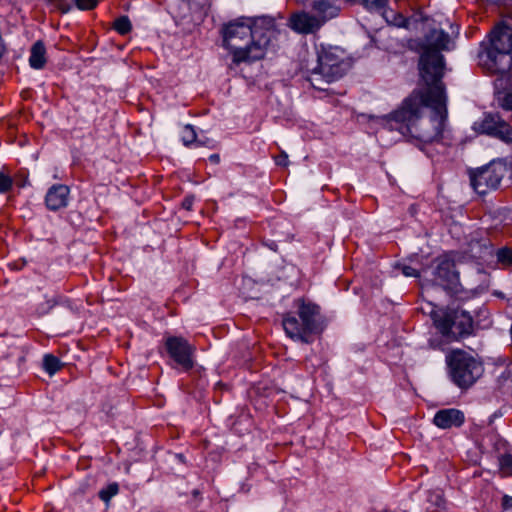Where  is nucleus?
<instances>
[{
	"instance_id": "obj_30",
	"label": "nucleus",
	"mask_w": 512,
	"mask_h": 512,
	"mask_svg": "<svg viewBox=\"0 0 512 512\" xmlns=\"http://www.w3.org/2000/svg\"><path fill=\"white\" fill-rule=\"evenodd\" d=\"M499 105L508 111H512V93L506 94L499 102Z\"/></svg>"
},
{
	"instance_id": "obj_7",
	"label": "nucleus",
	"mask_w": 512,
	"mask_h": 512,
	"mask_svg": "<svg viewBox=\"0 0 512 512\" xmlns=\"http://www.w3.org/2000/svg\"><path fill=\"white\" fill-rule=\"evenodd\" d=\"M507 171L504 162L493 160L470 174L471 185L479 195H485L499 187Z\"/></svg>"
},
{
	"instance_id": "obj_2",
	"label": "nucleus",
	"mask_w": 512,
	"mask_h": 512,
	"mask_svg": "<svg viewBox=\"0 0 512 512\" xmlns=\"http://www.w3.org/2000/svg\"><path fill=\"white\" fill-rule=\"evenodd\" d=\"M275 34V22L270 17L238 18L222 28L223 44L237 64L262 59Z\"/></svg>"
},
{
	"instance_id": "obj_1",
	"label": "nucleus",
	"mask_w": 512,
	"mask_h": 512,
	"mask_svg": "<svg viewBox=\"0 0 512 512\" xmlns=\"http://www.w3.org/2000/svg\"><path fill=\"white\" fill-rule=\"evenodd\" d=\"M453 41L443 29L433 28L425 36L419 59V73L424 87L414 90L394 112L380 119L378 133L397 131L423 143L445 142L447 96L442 82L444 57Z\"/></svg>"
},
{
	"instance_id": "obj_6",
	"label": "nucleus",
	"mask_w": 512,
	"mask_h": 512,
	"mask_svg": "<svg viewBox=\"0 0 512 512\" xmlns=\"http://www.w3.org/2000/svg\"><path fill=\"white\" fill-rule=\"evenodd\" d=\"M431 318L437 330L447 339L458 340L473 333V318L465 310H433Z\"/></svg>"
},
{
	"instance_id": "obj_23",
	"label": "nucleus",
	"mask_w": 512,
	"mask_h": 512,
	"mask_svg": "<svg viewBox=\"0 0 512 512\" xmlns=\"http://www.w3.org/2000/svg\"><path fill=\"white\" fill-rule=\"evenodd\" d=\"M119 491V487L117 483H112L108 485L105 489L99 491V497L104 502H108L113 496H115Z\"/></svg>"
},
{
	"instance_id": "obj_18",
	"label": "nucleus",
	"mask_w": 512,
	"mask_h": 512,
	"mask_svg": "<svg viewBox=\"0 0 512 512\" xmlns=\"http://www.w3.org/2000/svg\"><path fill=\"white\" fill-rule=\"evenodd\" d=\"M181 140L186 147H189L192 144L210 146L213 142L212 140L209 139L205 141L198 139L194 127L189 124L183 127L181 131Z\"/></svg>"
},
{
	"instance_id": "obj_25",
	"label": "nucleus",
	"mask_w": 512,
	"mask_h": 512,
	"mask_svg": "<svg viewBox=\"0 0 512 512\" xmlns=\"http://www.w3.org/2000/svg\"><path fill=\"white\" fill-rule=\"evenodd\" d=\"M498 383L502 387L510 388V384L512 383V363L509 364L498 377Z\"/></svg>"
},
{
	"instance_id": "obj_4",
	"label": "nucleus",
	"mask_w": 512,
	"mask_h": 512,
	"mask_svg": "<svg viewBox=\"0 0 512 512\" xmlns=\"http://www.w3.org/2000/svg\"><path fill=\"white\" fill-rule=\"evenodd\" d=\"M445 361L451 381L462 390L473 386L484 372L483 363L462 349L451 350Z\"/></svg>"
},
{
	"instance_id": "obj_10",
	"label": "nucleus",
	"mask_w": 512,
	"mask_h": 512,
	"mask_svg": "<svg viewBox=\"0 0 512 512\" xmlns=\"http://www.w3.org/2000/svg\"><path fill=\"white\" fill-rule=\"evenodd\" d=\"M170 357L182 368L189 370L193 367L192 346L182 337L171 336L165 341Z\"/></svg>"
},
{
	"instance_id": "obj_8",
	"label": "nucleus",
	"mask_w": 512,
	"mask_h": 512,
	"mask_svg": "<svg viewBox=\"0 0 512 512\" xmlns=\"http://www.w3.org/2000/svg\"><path fill=\"white\" fill-rule=\"evenodd\" d=\"M472 128L477 133L489 135L506 144L512 143V126L498 113H484Z\"/></svg>"
},
{
	"instance_id": "obj_21",
	"label": "nucleus",
	"mask_w": 512,
	"mask_h": 512,
	"mask_svg": "<svg viewBox=\"0 0 512 512\" xmlns=\"http://www.w3.org/2000/svg\"><path fill=\"white\" fill-rule=\"evenodd\" d=\"M427 501L435 508H443L445 500L441 489L430 490L427 493Z\"/></svg>"
},
{
	"instance_id": "obj_12",
	"label": "nucleus",
	"mask_w": 512,
	"mask_h": 512,
	"mask_svg": "<svg viewBox=\"0 0 512 512\" xmlns=\"http://www.w3.org/2000/svg\"><path fill=\"white\" fill-rule=\"evenodd\" d=\"M288 26L296 33L308 35L315 34L321 28V24L311 11L299 10L293 12L288 18Z\"/></svg>"
},
{
	"instance_id": "obj_32",
	"label": "nucleus",
	"mask_w": 512,
	"mask_h": 512,
	"mask_svg": "<svg viewBox=\"0 0 512 512\" xmlns=\"http://www.w3.org/2000/svg\"><path fill=\"white\" fill-rule=\"evenodd\" d=\"M277 165L286 166L288 164V156L286 154H282L276 159Z\"/></svg>"
},
{
	"instance_id": "obj_24",
	"label": "nucleus",
	"mask_w": 512,
	"mask_h": 512,
	"mask_svg": "<svg viewBox=\"0 0 512 512\" xmlns=\"http://www.w3.org/2000/svg\"><path fill=\"white\" fill-rule=\"evenodd\" d=\"M497 260L501 264L511 266L512 265V249L508 247L500 248L497 251Z\"/></svg>"
},
{
	"instance_id": "obj_16",
	"label": "nucleus",
	"mask_w": 512,
	"mask_h": 512,
	"mask_svg": "<svg viewBox=\"0 0 512 512\" xmlns=\"http://www.w3.org/2000/svg\"><path fill=\"white\" fill-rule=\"evenodd\" d=\"M465 421L464 413L455 408L439 410L433 419V423L441 429L460 427Z\"/></svg>"
},
{
	"instance_id": "obj_3",
	"label": "nucleus",
	"mask_w": 512,
	"mask_h": 512,
	"mask_svg": "<svg viewBox=\"0 0 512 512\" xmlns=\"http://www.w3.org/2000/svg\"><path fill=\"white\" fill-rule=\"evenodd\" d=\"M479 64L494 74L512 76V17L503 18L490 32L489 45L479 53Z\"/></svg>"
},
{
	"instance_id": "obj_34",
	"label": "nucleus",
	"mask_w": 512,
	"mask_h": 512,
	"mask_svg": "<svg viewBox=\"0 0 512 512\" xmlns=\"http://www.w3.org/2000/svg\"><path fill=\"white\" fill-rule=\"evenodd\" d=\"M183 206H184L186 209H188V210H189V209L191 208V206H192V200H190V199H188V198H187V199H185V200H184V202H183Z\"/></svg>"
},
{
	"instance_id": "obj_5",
	"label": "nucleus",
	"mask_w": 512,
	"mask_h": 512,
	"mask_svg": "<svg viewBox=\"0 0 512 512\" xmlns=\"http://www.w3.org/2000/svg\"><path fill=\"white\" fill-rule=\"evenodd\" d=\"M348 70L344 61V51L339 47L323 48L318 55V65L310 72L308 80L317 90H325V85L340 79Z\"/></svg>"
},
{
	"instance_id": "obj_14",
	"label": "nucleus",
	"mask_w": 512,
	"mask_h": 512,
	"mask_svg": "<svg viewBox=\"0 0 512 512\" xmlns=\"http://www.w3.org/2000/svg\"><path fill=\"white\" fill-rule=\"evenodd\" d=\"M283 328L291 339L301 341L303 343L310 342L311 333L306 331L303 321L295 315L288 313L282 320Z\"/></svg>"
},
{
	"instance_id": "obj_31",
	"label": "nucleus",
	"mask_w": 512,
	"mask_h": 512,
	"mask_svg": "<svg viewBox=\"0 0 512 512\" xmlns=\"http://www.w3.org/2000/svg\"><path fill=\"white\" fill-rule=\"evenodd\" d=\"M502 508L504 510L512 509V497L509 495H504L502 498Z\"/></svg>"
},
{
	"instance_id": "obj_17",
	"label": "nucleus",
	"mask_w": 512,
	"mask_h": 512,
	"mask_svg": "<svg viewBox=\"0 0 512 512\" xmlns=\"http://www.w3.org/2000/svg\"><path fill=\"white\" fill-rule=\"evenodd\" d=\"M46 63V49L41 40L36 41L30 51L29 64L34 69H42Z\"/></svg>"
},
{
	"instance_id": "obj_33",
	"label": "nucleus",
	"mask_w": 512,
	"mask_h": 512,
	"mask_svg": "<svg viewBox=\"0 0 512 512\" xmlns=\"http://www.w3.org/2000/svg\"><path fill=\"white\" fill-rule=\"evenodd\" d=\"M209 159H210L211 162H213L215 164L219 163V161H220V157H219L218 154L210 155Z\"/></svg>"
},
{
	"instance_id": "obj_11",
	"label": "nucleus",
	"mask_w": 512,
	"mask_h": 512,
	"mask_svg": "<svg viewBox=\"0 0 512 512\" xmlns=\"http://www.w3.org/2000/svg\"><path fill=\"white\" fill-rule=\"evenodd\" d=\"M297 307V314L303 321L306 331L312 334H316L322 331V321L320 315V308L316 304L306 302L303 299L295 301Z\"/></svg>"
},
{
	"instance_id": "obj_29",
	"label": "nucleus",
	"mask_w": 512,
	"mask_h": 512,
	"mask_svg": "<svg viewBox=\"0 0 512 512\" xmlns=\"http://www.w3.org/2000/svg\"><path fill=\"white\" fill-rule=\"evenodd\" d=\"M401 271H402V274L406 277H415V278H418L420 276V272L411 267V266H408V265H403L401 267Z\"/></svg>"
},
{
	"instance_id": "obj_19",
	"label": "nucleus",
	"mask_w": 512,
	"mask_h": 512,
	"mask_svg": "<svg viewBox=\"0 0 512 512\" xmlns=\"http://www.w3.org/2000/svg\"><path fill=\"white\" fill-rule=\"evenodd\" d=\"M62 367V364L60 362V360L52 355V354H46L43 358V368L44 370L50 374V375H53L55 374L57 371H59Z\"/></svg>"
},
{
	"instance_id": "obj_9",
	"label": "nucleus",
	"mask_w": 512,
	"mask_h": 512,
	"mask_svg": "<svg viewBox=\"0 0 512 512\" xmlns=\"http://www.w3.org/2000/svg\"><path fill=\"white\" fill-rule=\"evenodd\" d=\"M433 283L453 295L462 291L459 273L455 269L454 261L447 258L439 261L434 271Z\"/></svg>"
},
{
	"instance_id": "obj_28",
	"label": "nucleus",
	"mask_w": 512,
	"mask_h": 512,
	"mask_svg": "<svg viewBox=\"0 0 512 512\" xmlns=\"http://www.w3.org/2000/svg\"><path fill=\"white\" fill-rule=\"evenodd\" d=\"M76 6L81 10H89L96 6L97 0H73Z\"/></svg>"
},
{
	"instance_id": "obj_27",
	"label": "nucleus",
	"mask_w": 512,
	"mask_h": 512,
	"mask_svg": "<svg viewBox=\"0 0 512 512\" xmlns=\"http://www.w3.org/2000/svg\"><path fill=\"white\" fill-rule=\"evenodd\" d=\"M13 185V180L7 174L0 172V193L8 192Z\"/></svg>"
},
{
	"instance_id": "obj_20",
	"label": "nucleus",
	"mask_w": 512,
	"mask_h": 512,
	"mask_svg": "<svg viewBox=\"0 0 512 512\" xmlns=\"http://www.w3.org/2000/svg\"><path fill=\"white\" fill-rule=\"evenodd\" d=\"M381 14L388 24L401 27L405 23V18L401 14L386 7L382 10Z\"/></svg>"
},
{
	"instance_id": "obj_13",
	"label": "nucleus",
	"mask_w": 512,
	"mask_h": 512,
	"mask_svg": "<svg viewBox=\"0 0 512 512\" xmlns=\"http://www.w3.org/2000/svg\"><path fill=\"white\" fill-rule=\"evenodd\" d=\"M70 189L64 184H55L51 186L45 196L46 207L51 211L67 207L69 203Z\"/></svg>"
},
{
	"instance_id": "obj_15",
	"label": "nucleus",
	"mask_w": 512,
	"mask_h": 512,
	"mask_svg": "<svg viewBox=\"0 0 512 512\" xmlns=\"http://www.w3.org/2000/svg\"><path fill=\"white\" fill-rule=\"evenodd\" d=\"M311 13L319 20L323 27L329 20L339 14V7L334 0H312L310 3Z\"/></svg>"
},
{
	"instance_id": "obj_26",
	"label": "nucleus",
	"mask_w": 512,
	"mask_h": 512,
	"mask_svg": "<svg viewBox=\"0 0 512 512\" xmlns=\"http://www.w3.org/2000/svg\"><path fill=\"white\" fill-rule=\"evenodd\" d=\"M499 465L502 471L512 472V454L506 453L499 457Z\"/></svg>"
},
{
	"instance_id": "obj_22",
	"label": "nucleus",
	"mask_w": 512,
	"mask_h": 512,
	"mask_svg": "<svg viewBox=\"0 0 512 512\" xmlns=\"http://www.w3.org/2000/svg\"><path fill=\"white\" fill-rule=\"evenodd\" d=\"M114 29L121 35L127 34L131 30V22L127 16H121L114 21Z\"/></svg>"
}]
</instances>
